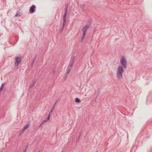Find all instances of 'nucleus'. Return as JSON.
<instances>
[{
  "label": "nucleus",
  "mask_w": 152,
  "mask_h": 152,
  "mask_svg": "<svg viewBox=\"0 0 152 152\" xmlns=\"http://www.w3.org/2000/svg\"><path fill=\"white\" fill-rule=\"evenodd\" d=\"M90 26V24H87L83 27L82 29L83 35L80 41L81 43H82L86 34V31L88 30Z\"/></svg>",
  "instance_id": "nucleus-1"
},
{
  "label": "nucleus",
  "mask_w": 152,
  "mask_h": 152,
  "mask_svg": "<svg viewBox=\"0 0 152 152\" xmlns=\"http://www.w3.org/2000/svg\"><path fill=\"white\" fill-rule=\"evenodd\" d=\"M123 72L122 66L121 65H119L117 70V77L118 79L121 80L122 78V74Z\"/></svg>",
  "instance_id": "nucleus-2"
},
{
  "label": "nucleus",
  "mask_w": 152,
  "mask_h": 152,
  "mask_svg": "<svg viewBox=\"0 0 152 152\" xmlns=\"http://www.w3.org/2000/svg\"><path fill=\"white\" fill-rule=\"evenodd\" d=\"M120 62L121 64L122 65L123 67L124 68H127V61L124 56L122 57L121 58V60H120Z\"/></svg>",
  "instance_id": "nucleus-3"
},
{
  "label": "nucleus",
  "mask_w": 152,
  "mask_h": 152,
  "mask_svg": "<svg viewBox=\"0 0 152 152\" xmlns=\"http://www.w3.org/2000/svg\"><path fill=\"white\" fill-rule=\"evenodd\" d=\"M21 62V57H16L15 58V65L18 66Z\"/></svg>",
  "instance_id": "nucleus-4"
},
{
  "label": "nucleus",
  "mask_w": 152,
  "mask_h": 152,
  "mask_svg": "<svg viewBox=\"0 0 152 152\" xmlns=\"http://www.w3.org/2000/svg\"><path fill=\"white\" fill-rule=\"evenodd\" d=\"M76 56H74L73 57L72 59L70 61L69 65L68 66H70V67H72L73 66L74 63L76 59Z\"/></svg>",
  "instance_id": "nucleus-5"
},
{
  "label": "nucleus",
  "mask_w": 152,
  "mask_h": 152,
  "mask_svg": "<svg viewBox=\"0 0 152 152\" xmlns=\"http://www.w3.org/2000/svg\"><path fill=\"white\" fill-rule=\"evenodd\" d=\"M36 8V6L34 5H32L30 7L29 10L30 12L31 13H34L35 11V9Z\"/></svg>",
  "instance_id": "nucleus-6"
},
{
  "label": "nucleus",
  "mask_w": 152,
  "mask_h": 152,
  "mask_svg": "<svg viewBox=\"0 0 152 152\" xmlns=\"http://www.w3.org/2000/svg\"><path fill=\"white\" fill-rule=\"evenodd\" d=\"M37 80L34 79L32 83L29 86V89H31L34 86Z\"/></svg>",
  "instance_id": "nucleus-7"
},
{
  "label": "nucleus",
  "mask_w": 152,
  "mask_h": 152,
  "mask_svg": "<svg viewBox=\"0 0 152 152\" xmlns=\"http://www.w3.org/2000/svg\"><path fill=\"white\" fill-rule=\"evenodd\" d=\"M72 67H70V66H68L67 67V70L66 72V75H68V74L69 73Z\"/></svg>",
  "instance_id": "nucleus-8"
},
{
  "label": "nucleus",
  "mask_w": 152,
  "mask_h": 152,
  "mask_svg": "<svg viewBox=\"0 0 152 152\" xmlns=\"http://www.w3.org/2000/svg\"><path fill=\"white\" fill-rule=\"evenodd\" d=\"M30 125V124H29L28 122L27 124H26V125L24 127L23 129L22 130V132H24L26 129Z\"/></svg>",
  "instance_id": "nucleus-9"
},
{
  "label": "nucleus",
  "mask_w": 152,
  "mask_h": 152,
  "mask_svg": "<svg viewBox=\"0 0 152 152\" xmlns=\"http://www.w3.org/2000/svg\"><path fill=\"white\" fill-rule=\"evenodd\" d=\"M58 99L56 101V102H55V103H54V104L53 107L52 108L51 110H50V113H51V112H53V110H54L55 107V105H56V103L57 102L58 100Z\"/></svg>",
  "instance_id": "nucleus-10"
},
{
  "label": "nucleus",
  "mask_w": 152,
  "mask_h": 152,
  "mask_svg": "<svg viewBox=\"0 0 152 152\" xmlns=\"http://www.w3.org/2000/svg\"><path fill=\"white\" fill-rule=\"evenodd\" d=\"M66 7L64 10V13H67V10L68 9V4H66Z\"/></svg>",
  "instance_id": "nucleus-11"
},
{
  "label": "nucleus",
  "mask_w": 152,
  "mask_h": 152,
  "mask_svg": "<svg viewBox=\"0 0 152 152\" xmlns=\"http://www.w3.org/2000/svg\"><path fill=\"white\" fill-rule=\"evenodd\" d=\"M22 14L20 12H19V11H18L16 14L15 16L16 17H19Z\"/></svg>",
  "instance_id": "nucleus-12"
},
{
  "label": "nucleus",
  "mask_w": 152,
  "mask_h": 152,
  "mask_svg": "<svg viewBox=\"0 0 152 152\" xmlns=\"http://www.w3.org/2000/svg\"><path fill=\"white\" fill-rule=\"evenodd\" d=\"M75 101L76 102H77L78 103H79L81 102V101L78 98H76L75 99Z\"/></svg>",
  "instance_id": "nucleus-13"
},
{
  "label": "nucleus",
  "mask_w": 152,
  "mask_h": 152,
  "mask_svg": "<svg viewBox=\"0 0 152 152\" xmlns=\"http://www.w3.org/2000/svg\"><path fill=\"white\" fill-rule=\"evenodd\" d=\"M4 83H3L2 84L0 88V92L2 91L3 90V87H4Z\"/></svg>",
  "instance_id": "nucleus-14"
},
{
  "label": "nucleus",
  "mask_w": 152,
  "mask_h": 152,
  "mask_svg": "<svg viewBox=\"0 0 152 152\" xmlns=\"http://www.w3.org/2000/svg\"><path fill=\"white\" fill-rule=\"evenodd\" d=\"M67 13H64L63 17V20H66V17Z\"/></svg>",
  "instance_id": "nucleus-15"
},
{
  "label": "nucleus",
  "mask_w": 152,
  "mask_h": 152,
  "mask_svg": "<svg viewBox=\"0 0 152 152\" xmlns=\"http://www.w3.org/2000/svg\"><path fill=\"white\" fill-rule=\"evenodd\" d=\"M80 6L81 8L83 10L85 7V4H80Z\"/></svg>",
  "instance_id": "nucleus-16"
},
{
  "label": "nucleus",
  "mask_w": 152,
  "mask_h": 152,
  "mask_svg": "<svg viewBox=\"0 0 152 152\" xmlns=\"http://www.w3.org/2000/svg\"><path fill=\"white\" fill-rule=\"evenodd\" d=\"M63 20V22L62 25L65 26L66 22V20Z\"/></svg>",
  "instance_id": "nucleus-17"
},
{
  "label": "nucleus",
  "mask_w": 152,
  "mask_h": 152,
  "mask_svg": "<svg viewBox=\"0 0 152 152\" xmlns=\"http://www.w3.org/2000/svg\"><path fill=\"white\" fill-rule=\"evenodd\" d=\"M64 26H65L62 25V27L61 28V29L60 30L61 31H62L63 30V29L64 28Z\"/></svg>",
  "instance_id": "nucleus-18"
},
{
  "label": "nucleus",
  "mask_w": 152,
  "mask_h": 152,
  "mask_svg": "<svg viewBox=\"0 0 152 152\" xmlns=\"http://www.w3.org/2000/svg\"><path fill=\"white\" fill-rule=\"evenodd\" d=\"M35 61V60H34L33 59V61H32V64H31V66L32 67H33V64L34 63Z\"/></svg>",
  "instance_id": "nucleus-19"
},
{
  "label": "nucleus",
  "mask_w": 152,
  "mask_h": 152,
  "mask_svg": "<svg viewBox=\"0 0 152 152\" xmlns=\"http://www.w3.org/2000/svg\"><path fill=\"white\" fill-rule=\"evenodd\" d=\"M37 54L35 56V57L34 58V59L36 60L37 57Z\"/></svg>",
  "instance_id": "nucleus-20"
},
{
  "label": "nucleus",
  "mask_w": 152,
  "mask_h": 152,
  "mask_svg": "<svg viewBox=\"0 0 152 152\" xmlns=\"http://www.w3.org/2000/svg\"><path fill=\"white\" fill-rule=\"evenodd\" d=\"M48 121L47 120V119H45L43 122V123H45L46 122H47Z\"/></svg>",
  "instance_id": "nucleus-21"
},
{
  "label": "nucleus",
  "mask_w": 152,
  "mask_h": 152,
  "mask_svg": "<svg viewBox=\"0 0 152 152\" xmlns=\"http://www.w3.org/2000/svg\"><path fill=\"white\" fill-rule=\"evenodd\" d=\"M43 124V122H42L40 125H39V127H40L42 126V125Z\"/></svg>",
  "instance_id": "nucleus-22"
},
{
  "label": "nucleus",
  "mask_w": 152,
  "mask_h": 152,
  "mask_svg": "<svg viewBox=\"0 0 152 152\" xmlns=\"http://www.w3.org/2000/svg\"><path fill=\"white\" fill-rule=\"evenodd\" d=\"M50 118V116H48V117L46 119H47V120L48 121L49 120Z\"/></svg>",
  "instance_id": "nucleus-23"
},
{
  "label": "nucleus",
  "mask_w": 152,
  "mask_h": 152,
  "mask_svg": "<svg viewBox=\"0 0 152 152\" xmlns=\"http://www.w3.org/2000/svg\"><path fill=\"white\" fill-rule=\"evenodd\" d=\"M27 148H25L24 150L23 151L24 152H26L27 150Z\"/></svg>",
  "instance_id": "nucleus-24"
},
{
  "label": "nucleus",
  "mask_w": 152,
  "mask_h": 152,
  "mask_svg": "<svg viewBox=\"0 0 152 152\" xmlns=\"http://www.w3.org/2000/svg\"><path fill=\"white\" fill-rule=\"evenodd\" d=\"M28 145H29V143H28L27 144V145H26V147H25V148H28Z\"/></svg>",
  "instance_id": "nucleus-25"
},
{
  "label": "nucleus",
  "mask_w": 152,
  "mask_h": 152,
  "mask_svg": "<svg viewBox=\"0 0 152 152\" xmlns=\"http://www.w3.org/2000/svg\"><path fill=\"white\" fill-rule=\"evenodd\" d=\"M50 112L49 113V114H48V116H50Z\"/></svg>",
  "instance_id": "nucleus-26"
},
{
  "label": "nucleus",
  "mask_w": 152,
  "mask_h": 152,
  "mask_svg": "<svg viewBox=\"0 0 152 152\" xmlns=\"http://www.w3.org/2000/svg\"><path fill=\"white\" fill-rule=\"evenodd\" d=\"M61 152H64V151H62Z\"/></svg>",
  "instance_id": "nucleus-27"
},
{
  "label": "nucleus",
  "mask_w": 152,
  "mask_h": 152,
  "mask_svg": "<svg viewBox=\"0 0 152 152\" xmlns=\"http://www.w3.org/2000/svg\"><path fill=\"white\" fill-rule=\"evenodd\" d=\"M80 136H79L78 138H80Z\"/></svg>",
  "instance_id": "nucleus-28"
}]
</instances>
